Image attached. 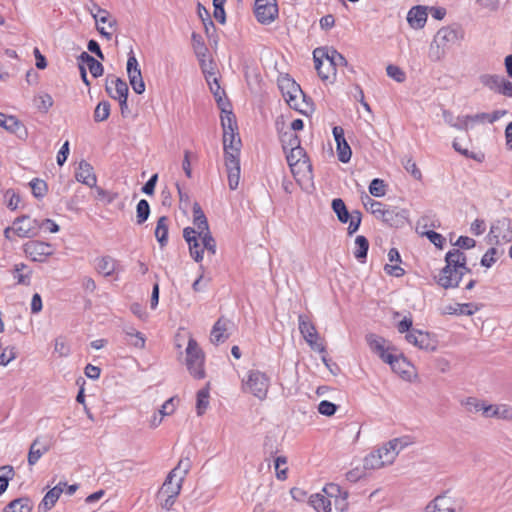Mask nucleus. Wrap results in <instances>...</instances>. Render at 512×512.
I'll use <instances>...</instances> for the list:
<instances>
[{
  "mask_svg": "<svg viewBox=\"0 0 512 512\" xmlns=\"http://www.w3.org/2000/svg\"><path fill=\"white\" fill-rule=\"evenodd\" d=\"M349 492L339 484H325L319 492L308 497V504L315 512H350Z\"/></svg>",
  "mask_w": 512,
  "mask_h": 512,
  "instance_id": "f257e3e1",
  "label": "nucleus"
},
{
  "mask_svg": "<svg viewBox=\"0 0 512 512\" xmlns=\"http://www.w3.org/2000/svg\"><path fill=\"white\" fill-rule=\"evenodd\" d=\"M411 441L408 437L389 440L365 456V465L372 470H379L392 465L399 453L408 447Z\"/></svg>",
  "mask_w": 512,
  "mask_h": 512,
  "instance_id": "f03ea898",
  "label": "nucleus"
},
{
  "mask_svg": "<svg viewBox=\"0 0 512 512\" xmlns=\"http://www.w3.org/2000/svg\"><path fill=\"white\" fill-rule=\"evenodd\" d=\"M313 59L319 77L329 83L334 82L338 68L347 65L344 56L331 47L316 48Z\"/></svg>",
  "mask_w": 512,
  "mask_h": 512,
  "instance_id": "7ed1b4c3",
  "label": "nucleus"
},
{
  "mask_svg": "<svg viewBox=\"0 0 512 512\" xmlns=\"http://www.w3.org/2000/svg\"><path fill=\"white\" fill-rule=\"evenodd\" d=\"M445 261L446 266L441 270L437 282L445 289L456 288L469 271L465 254L459 249H454L446 254Z\"/></svg>",
  "mask_w": 512,
  "mask_h": 512,
  "instance_id": "20e7f679",
  "label": "nucleus"
},
{
  "mask_svg": "<svg viewBox=\"0 0 512 512\" xmlns=\"http://www.w3.org/2000/svg\"><path fill=\"white\" fill-rule=\"evenodd\" d=\"M286 160L296 182L305 191L314 187L312 164L302 147H296L285 153Z\"/></svg>",
  "mask_w": 512,
  "mask_h": 512,
  "instance_id": "39448f33",
  "label": "nucleus"
},
{
  "mask_svg": "<svg viewBox=\"0 0 512 512\" xmlns=\"http://www.w3.org/2000/svg\"><path fill=\"white\" fill-rule=\"evenodd\" d=\"M186 475L187 469H182L181 463L169 472L157 493V500L162 508L169 509L173 506L181 492Z\"/></svg>",
  "mask_w": 512,
  "mask_h": 512,
  "instance_id": "423d86ee",
  "label": "nucleus"
},
{
  "mask_svg": "<svg viewBox=\"0 0 512 512\" xmlns=\"http://www.w3.org/2000/svg\"><path fill=\"white\" fill-rule=\"evenodd\" d=\"M270 388L269 376L258 369L247 371L241 381V389L244 393L251 394L260 401L267 398Z\"/></svg>",
  "mask_w": 512,
  "mask_h": 512,
  "instance_id": "0eeeda50",
  "label": "nucleus"
},
{
  "mask_svg": "<svg viewBox=\"0 0 512 512\" xmlns=\"http://www.w3.org/2000/svg\"><path fill=\"white\" fill-rule=\"evenodd\" d=\"M279 89L287 104L301 113H306L308 104L300 86L290 77L283 76L278 80Z\"/></svg>",
  "mask_w": 512,
  "mask_h": 512,
  "instance_id": "6e6552de",
  "label": "nucleus"
},
{
  "mask_svg": "<svg viewBox=\"0 0 512 512\" xmlns=\"http://www.w3.org/2000/svg\"><path fill=\"white\" fill-rule=\"evenodd\" d=\"M185 363L190 375L195 379H204L206 376L204 364L205 355L196 340L190 336L185 350Z\"/></svg>",
  "mask_w": 512,
  "mask_h": 512,
  "instance_id": "1a4fd4ad",
  "label": "nucleus"
},
{
  "mask_svg": "<svg viewBox=\"0 0 512 512\" xmlns=\"http://www.w3.org/2000/svg\"><path fill=\"white\" fill-rule=\"evenodd\" d=\"M39 230L40 225L37 219L22 215L13 221L12 226L5 228L4 236L8 240H13V235L19 238H31L37 236Z\"/></svg>",
  "mask_w": 512,
  "mask_h": 512,
  "instance_id": "9d476101",
  "label": "nucleus"
},
{
  "mask_svg": "<svg viewBox=\"0 0 512 512\" xmlns=\"http://www.w3.org/2000/svg\"><path fill=\"white\" fill-rule=\"evenodd\" d=\"M193 224L196 234L201 238L202 246L214 255L216 253V242L209 230L207 218L198 203L193 204Z\"/></svg>",
  "mask_w": 512,
  "mask_h": 512,
  "instance_id": "9b49d317",
  "label": "nucleus"
},
{
  "mask_svg": "<svg viewBox=\"0 0 512 512\" xmlns=\"http://www.w3.org/2000/svg\"><path fill=\"white\" fill-rule=\"evenodd\" d=\"M462 498L444 493L436 496L425 507L423 512H463Z\"/></svg>",
  "mask_w": 512,
  "mask_h": 512,
  "instance_id": "f8f14e48",
  "label": "nucleus"
},
{
  "mask_svg": "<svg viewBox=\"0 0 512 512\" xmlns=\"http://www.w3.org/2000/svg\"><path fill=\"white\" fill-rule=\"evenodd\" d=\"M463 38L464 34L460 29L450 26L440 28L433 41L437 47L436 59L443 57L450 45L462 41Z\"/></svg>",
  "mask_w": 512,
  "mask_h": 512,
  "instance_id": "ddd939ff",
  "label": "nucleus"
},
{
  "mask_svg": "<svg viewBox=\"0 0 512 512\" xmlns=\"http://www.w3.org/2000/svg\"><path fill=\"white\" fill-rule=\"evenodd\" d=\"M92 18L100 35L107 40H111L114 32L117 30V19L103 8H97L96 11H92Z\"/></svg>",
  "mask_w": 512,
  "mask_h": 512,
  "instance_id": "4468645a",
  "label": "nucleus"
},
{
  "mask_svg": "<svg viewBox=\"0 0 512 512\" xmlns=\"http://www.w3.org/2000/svg\"><path fill=\"white\" fill-rule=\"evenodd\" d=\"M298 327L301 335L312 350L325 353V346L320 341L315 325L305 315L298 316Z\"/></svg>",
  "mask_w": 512,
  "mask_h": 512,
  "instance_id": "2eb2a0df",
  "label": "nucleus"
},
{
  "mask_svg": "<svg viewBox=\"0 0 512 512\" xmlns=\"http://www.w3.org/2000/svg\"><path fill=\"white\" fill-rule=\"evenodd\" d=\"M253 12L260 24L270 25L279 16L277 0H255Z\"/></svg>",
  "mask_w": 512,
  "mask_h": 512,
  "instance_id": "dca6fc26",
  "label": "nucleus"
},
{
  "mask_svg": "<svg viewBox=\"0 0 512 512\" xmlns=\"http://www.w3.org/2000/svg\"><path fill=\"white\" fill-rule=\"evenodd\" d=\"M332 209L341 223H349L348 233H355L361 223V213L357 210L351 213L347 210L344 201L340 198L333 199Z\"/></svg>",
  "mask_w": 512,
  "mask_h": 512,
  "instance_id": "f3484780",
  "label": "nucleus"
},
{
  "mask_svg": "<svg viewBox=\"0 0 512 512\" xmlns=\"http://www.w3.org/2000/svg\"><path fill=\"white\" fill-rule=\"evenodd\" d=\"M23 251L30 260L34 262H45L54 254L55 249L50 243L33 240L23 245Z\"/></svg>",
  "mask_w": 512,
  "mask_h": 512,
  "instance_id": "a211bd4d",
  "label": "nucleus"
},
{
  "mask_svg": "<svg viewBox=\"0 0 512 512\" xmlns=\"http://www.w3.org/2000/svg\"><path fill=\"white\" fill-rule=\"evenodd\" d=\"M106 91L111 98L119 102L122 113L128 109V85L124 80L115 76L107 77Z\"/></svg>",
  "mask_w": 512,
  "mask_h": 512,
  "instance_id": "6ab92c4d",
  "label": "nucleus"
},
{
  "mask_svg": "<svg viewBox=\"0 0 512 512\" xmlns=\"http://www.w3.org/2000/svg\"><path fill=\"white\" fill-rule=\"evenodd\" d=\"M126 71L129 83L133 91L139 95L143 94L145 92L146 86L142 77L140 65L132 50L128 54Z\"/></svg>",
  "mask_w": 512,
  "mask_h": 512,
  "instance_id": "aec40b11",
  "label": "nucleus"
},
{
  "mask_svg": "<svg viewBox=\"0 0 512 512\" xmlns=\"http://www.w3.org/2000/svg\"><path fill=\"white\" fill-rule=\"evenodd\" d=\"M387 364H389L393 372L405 381H412L417 377L414 365L398 351L388 360Z\"/></svg>",
  "mask_w": 512,
  "mask_h": 512,
  "instance_id": "412c9836",
  "label": "nucleus"
},
{
  "mask_svg": "<svg viewBox=\"0 0 512 512\" xmlns=\"http://www.w3.org/2000/svg\"><path fill=\"white\" fill-rule=\"evenodd\" d=\"M366 341L370 350L377 354L385 363H387L397 351L388 340L376 334L367 335Z\"/></svg>",
  "mask_w": 512,
  "mask_h": 512,
  "instance_id": "4be33fe9",
  "label": "nucleus"
},
{
  "mask_svg": "<svg viewBox=\"0 0 512 512\" xmlns=\"http://www.w3.org/2000/svg\"><path fill=\"white\" fill-rule=\"evenodd\" d=\"M405 339L408 343L425 351H435L437 341L430 333L418 329H412L406 334Z\"/></svg>",
  "mask_w": 512,
  "mask_h": 512,
  "instance_id": "5701e85b",
  "label": "nucleus"
},
{
  "mask_svg": "<svg viewBox=\"0 0 512 512\" xmlns=\"http://www.w3.org/2000/svg\"><path fill=\"white\" fill-rule=\"evenodd\" d=\"M481 414L485 418L512 421V407L508 404H492L484 401Z\"/></svg>",
  "mask_w": 512,
  "mask_h": 512,
  "instance_id": "b1692460",
  "label": "nucleus"
},
{
  "mask_svg": "<svg viewBox=\"0 0 512 512\" xmlns=\"http://www.w3.org/2000/svg\"><path fill=\"white\" fill-rule=\"evenodd\" d=\"M0 127L6 132L16 135L18 138L24 140L28 136V131L25 125L16 116L5 113H0Z\"/></svg>",
  "mask_w": 512,
  "mask_h": 512,
  "instance_id": "393cba45",
  "label": "nucleus"
},
{
  "mask_svg": "<svg viewBox=\"0 0 512 512\" xmlns=\"http://www.w3.org/2000/svg\"><path fill=\"white\" fill-rule=\"evenodd\" d=\"M443 117L446 123L459 130H466L475 122H489V113H479L474 116H458L455 123L452 122V114L450 112L443 111Z\"/></svg>",
  "mask_w": 512,
  "mask_h": 512,
  "instance_id": "a878e982",
  "label": "nucleus"
},
{
  "mask_svg": "<svg viewBox=\"0 0 512 512\" xmlns=\"http://www.w3.org/2000/svg\"><path fill=\"white\" fill-rule=\"evenodd\" d=\"M183 237L188 244L190 256L196 261L201 262L204 257V247L201 248L199 239L201 238L196 234V230L191 227H186L183 230Z\"/></svg>",
  "mask_w": 512,
  "mask_h": 512,
  "instance_id": "bb28decb",
  "label": "nucleus"
},
{
  "mask_svg": "<svg viewBox=\"0 0 512 512\" xmlns=\"http://www.w3.org/2000/svg\"><path fill=\"white\" fill-rule=\"evenodd\" d=\"M75 178L78 182L93 188L97 184V176L93 166L86 160H81L75 169Z\"/></svg>",
  "mask_w": 512,
  "mask_h": 512,
  "instance_id": "cd10ccee",
  "label": "nucleus"
},
{
  "mask_svg": "<svg viewBox=\"0 0 512 512\" xmlns=\"http://www.w3.org/2000/svg\"><path fill=\"white\" fill-rule=\"evenodd\" d=\"M408 212L398 207H386L380 221L391 227H402L407 221Z\"/></svg>",
  "mask_w": 512,
  "mask_h": 512,
  "instance_id": "c85d7f7f",
  "label": "nucleus"
},
{
  "mask_svg": "<svg viewBox=\"0 0 512 512\" xmlns=\"http://www.w3.org/2000/svg\"><path fill=\"white\" fill-rule=\"evenodd\" d=\"M50 450V444L43 437H37L30 445L27 461L29 466H34L40 458Z\"/></svg>",
  "mask_w": 512,
  "mask_h": 512,
  "instance_id": "c756f323",
  "label": "nucleus"
},
{
  "mask_svg": "<svg viewBox=\"0 0 512 512\" xmlns=\"http://www.w3.org/2000/svg\"><path fill=\"white\" fill-rule=\"evenodd\" d=\"M225 166L227 170L228 185L231 190L237 189L240 182V159L239 156L225 157Z\"/></svg>",
  "mask_w": 512,
  "mask_h": 512,
  "instance_id": "7c9ffc66",
  "label": "nucleus"
},
{
  "mask_svg": "<svg viewBox=\"0 0 512 512\" xmlns=\"http://www.w3.org/2000/svg\"><path fill=\"white\" fill-rule=\"evenodd\" d=\"M427 7L422 5L413 6L407 13V22L412 29H422L427 22Z\"/></svg>",
  "mask_w": 512,
  "mask_h": 512,
  "instance_id": "2f4dec72",
  "label": "nucleus"
},
{
  "mask_svg": "<svg viewBox=\"0 0 512 512\" xmlns=\"http://www.w3.org/2000/svg\"><path fill=\"white\" fill-rule=\"evenodd\" d=\"M237 131L223 132L225 157H231V155L238 157L240 155L241 140Z\"/></svg>",
  "mask_w": 512,
  "mask_h": 512,
  "instance_id": "473e14b6",
  "label": "nucleus"
},
{
  "mask_svg": "<svg viewBox=\"0 0 512 512\" xmlns=\"http://www.w3.org/2000/svg\"><path fill=\"white\" fill-rule=\"evenodd\" d=\"M64 486H66V482H59L44 495L38 506L39 512H47L54 507L60 495L64 492Z\"/></svg>",
  "mask_w": 512,
  "mask_h": 512,
  "instance_id": "72a5a7b5",
  "label": "nucleus"
},
{
  "mask_svg": "<svg viewBox=\"0 0 512 512\" xmlns=\"http://www.w3.org/2000/svg\"><path fill=\"white\" fill-rule=\"evenodd\" d=\"M191 44L203 71L206 72L208 64V48L204 42L203 37L200 34L193 32L191 35Z\"/></svg>",
  "mask_w": 512,
  "mask_h": 512,
  "instance_id": "f704fd0d",
  "label": "nucleus"
},
{
  "mask_svg": "<svg viewBox=\"0 0 512 512\" xmlns=\"http://www.w3.org/2000/svg\"><path fill=\"white\" fill-rule=\"evenodd\" d=\"M283 122L279 120L276 121V127L279 133V138L282 144V148L285 153L291 151V149H296V147H301L299 137L292 131H282Z\"/></svg>",
  "mask_w": 512,
  "mask_h": 512,
  "instance_id": "c9c22d12",
  "label": "nucleus"
},
{
  "mask_svg": "<svg viewBox=\"0 0 512 512\" xmlns=\"http://www.w3.org/2000/svg\"><path fill=\"white\" fill-rule=\"evenodd\" d=\"M96 270L104 277H110L120 270V265L117 260L110 256H103L96 260Z\"/></svg>",
  "mask_w": 512,
  "mask_h": 512,
  "instance_id": "e433bc0d",
  "label": "nucleus"
},
{
  "mask_svg": "<svg viewBox=\"0 0 512 512\" xmlns=\"http://www.w3.org/2000/svg\"><path fill=\"white\" fill-rule=\"evenodd\" d=\"M229 326V320L222 317L219 318L212 327L210 341L215 345L225 342L228 338L227 330Z\"/></svg>",
  "mask_w": 512,
  "mask_h": 512,
  "instance_id": "4c0bfd02",
  "label": "nucleus"
},
{
  "mask_svg": "<svg viewBox=\"0 0 512 512\" xmlns=\"http://www.w3.org/2000/svg\"><path fill=\"white\" fill-rule=\"evenodd\" d=\"M416 231L420 235L426 236L430 240V242L433 243L436 247H443L445 243V238L435 231L427 230V218L423 217L420 220H418L416 225Z\"/></svg>",
  "mask_w": 512,
  "mask_h": 512,
  "instance_id": "58836bf2",
  "label": "nucleus"
},
{
  "mask_svg": "<svg viewBox=\"0 0 512 512\" xmlns=\"http://www.w3.org/2000/svg\"><path fill=\"white\" fill-rule=\"evenodd\" d=\"M477 307L471 303H453L444 306L441 310L443 315H473Z\"/></svg>",
  "mask_w": 512,
  "mask_h": 512,
  "instance_id": "ea45409f",
  "label": "nucleus"
},
{
  "mask_svg": "<svg viewBox=\"0 0 512 512\" xmlns=\"http://www.w3.org/2000/svg\"><path fill=\"white\" fill-rule=\"evenodd\" d=\"M219 108L221 109L220 119L223 132L238 130L236 117L231 110L230 104H223L222 106H219Z\"/></svg>",
  "mask_w": 512,
  "mask_h": 512,
  "instance_id": "a19ab883",
  "label": "nucleus"
},
{
  "mask_svg": "<svg viewBox=\"0 0 512 512\" xmlns=\"http://www.w3.org/2000/svg\"><path fill=\"white\" fill-rule=\"evenodd\" d=\"M210 405V388L209 384L198 390L196 394L195 410L197 416H203Z\"/></svg>",
  "mask_w": 512,
  "mask_h": 512,
  "instance_id": "79ce46f5",
  "label": "nucleus"
},
{
  "mask_svg": "<svg viewBox=\"0 0 512 512\" xmlns=\"http://www.w3.org/2000/svg\"><path fill=\"white\" fill-rule=\"evenodd\" d=\"M206 73V81L209 85L210 91L213 93L214 97L216 98V101L218 103V106H222L223 104H227L228 102L226 99H224V91L221 89L217 77L212 72H205Z\"/></svg>",
  "mask_w": 512,
  "mask_h": 512,
  "instance_id": "37998d69",
  "label": "nucleus"
},
{
  "mask_svg": "<svg viewBox=\"0 0 512 512\" xmlns=\"http://www.w3.org/2000/svg\"><path fill=\"white\" fill-rule=\"evenodd\" d=\"M13 275L17 281V284L20 285H30L32 270L28 268V266L24 263H18L14 265Z\"/></svg>",
  "mask_w": 512,
  "mask_h": 512,
  "instance_id": "c03bdc74",
  "label": "nucleus"
},
{
  "mask_svg": "<svg viewBox=\"0 0 512 512\" xmlns=\"http://www.w3.org/2000/svg\"><path fill=\"white\" fill-rule=\"evenodd\" d=\"M33 504L29 498H18L5 506L3 512H31Z\"/></svg>",
  "mask_w": 512,
  "mask_h": 512,
  "instance_id": "a18cd8bd",
  "label": "nucleus"
},
{
  "mask_svg": "<svg viewBox=\"0 0 512 512\" xmlns=\"http://www.w3.org/2000/svg\"><path fill=\"white\" fill-rule=\"evenodd\" d=\"M363 205L376 219L380 220L386 206L379 201L370 198L368 195L362 199Z\"/></svg>",
  "mask_w": 512,
  "mask_h": 512,
  "instance_id": "49530a36",
  "label": "nucleus"
},
{
  "mask_svg": "<svg viewBox=\"0 0 512 512\" xmlns=\"http://www.w3.org/2000/svg\"><path fill=\"white\" fill-rule=\"evenodd\" d=\"M155 237L159 244L163 247L167 244L168 240V219L162 216L158 219L155 228Z\"/></svg>",
  "mask_w": 512,
  "mask_h": 512,
  "instance_id": "de8ad7c7",
  "label": "nucleus"
},
{
  "mask_svg": "<svg viewBox=\"0 0 512 512\" xmlns=\"http://www.w3.org/2000/svg\"><path fill=\"white\" fill-rule=\"evenodd\" d=\"M125 335L127 337V342L131 346L138 349H143L145 347L146 339L141 332L129 327L125 330Z\"/></svg>",
  "mask_w": 512,
  "mask_h": 512,
  "instance_id": "09e8293b",
  "label": "nucleus"
},
{
  "mask_svg": "<svg viewBox=\"0 0 512 512\" xmlns=\"http://www.w3.org/2000/svg\"><path fill=\"white\" fill-rule=\"evenodd\" d=\"M80 58L82 59V61L86 63L93 77L97 78L103 74L102 64L98 60L90 56L88 53L83 52Z\"/></svg>",
  "mask_w": 512,
  "mask_h": 512,
  "instance_id": "8fccbe9b",
  "label": "nucleus"
},
{
  "mask_svg": "<svg viewBox=\"0 0 512 512\" xmlns=\"http://www.w3.org/2000/svg\"><path fill=\"white\" fill-rule=\"evenodd\" d=\"M368 470H371V469L366 467L365 459H364L363 465H358V466L353 467L346 473L345 477L349 482L356 483L359 480L366 477Z\"/></svg>",
  "mask_w": 512,
  "mask_h": 512,
  "instance_id": "3c124183",
  "label": "nucleus"
},
{
  "mask_svg": "<svg viewBox=\"0 0 512 512\" xmlns=\"http://www.w3.org/2000/svg\"><path fill=\"white\" fill-rule=\"evenodd\" d=\"M274 468L276 478L280 481H284L288 477L287 457L277 456L274 460Z\"/></svg>",
  "mask_w": 512,
  "mask_h": 512,
  "instance_id": "603ef678",
  "label": "nucleus"
},
{
  "mask_svg": "<svg viewBox=\"0 0 512 512\" xmlns=\"http://www.w3.org/2000/svg\"><path fill=\"white\" fill-rule=\"evenodd\" d=\"M369 248V243L366 237L358 235L355 239L354 256L356 259L362 261L366 258Z\"/></svg>",
  "mask_w": 512,
  "mask_h": 512,
  "instance_id": "864d4df0",
  "label": "nucleus"
},
{
  "mask_svg": "<svg viewBox=\"0 0 512 512\" xmlns=\"http://www.w3.org/2000/svg\"><path fill=\"white\" fill-rule=\"evenodd\" d=\"M35 103L39 111L47 113L54 104L52 96L48 93H40L35 98Z\"/></svg>",
  "mask_w": 512,
  "mask_h": 512,
  "instance_id": "5fc2aeb1",
  "label": "nucleus"
},
{
  "mask_svg": "<svg viewBox=\"0 0 512 512\" xmlns=\"http://www.w3.org/2000/svg\"><path fill=\"white\" fill-rule=\"evenodd\" d=\"M484 400L476 397H467L461 401V406L470 413L481 412Z\"/></svg>",
  "mask_w": 512,
  "mask_h": 512,
  "instance_id": "6e6d98bb",
  "label": "nucleus"
},
{
  "mask_svg": "<svg viewBox=\"0 0 512 512\" xmlns=\"http://www.w3.org/2000/svg\"><path fill=\"white\" fill-rule=\"evenodd\" d=\"M505 80L506 79L504 77L498 75H490L484 78L483 83L490 90L500 94L502 91V85Z\"/></svg>",
  "mask_w": 512,
  "mask_h": 512,
  "instance_id": "4d7b16f0",
  "label": "nucleus"
},
{
  "mask_svg": "<svg viewBox=\"0 0 512 512\" xmlns=\"http://www.w3.org/2000/svg\"><path fill=\"white\" fill-rule=\"evenodd\" d=\"M387 191V185L382 179L375 178L369 185V193L374 197H383Z\"/></svg>",
  "mask_w": 512,
  "mask_h": 512,
  "instance_id": "13d9d810",
  "label": "nucleus"
},
{
  "mask_svg": "<svg viewBox=\"0 0 512 512\" xmlns=\"http://www.w3.org/2000/svg\"><path fill=\"white\" fill-rule=\"evenodd\" d=\"M110 115V104L107 101L98 103L94 110V120L96 122H103L108 119Z\"/></svg>",
  "mask_w": 512,
  "mask_h": 512,
  "instance_id": "bf43d9fd",
  "label": "nucleus"
},
{
  "mask_svg": "<svg viewBox=\"0 0 512 512\" xmlns=\"http://www.w3.org/2000/svg\"><path fill=\"white\" fill-rule=\"evenodd\" d=\"M149 215H150L149 203L145 199L140 200L136 207L137 223L138 224L144 223L148 219Z\"/></svg>",
  "mask_w": 512,
  "mask_h": 512,
  "instance_id": "052dcab7",
  "label": "nucleus"
},
{
  "mask_svg": "<svg viewBox=\"0 0 512 512\" xmlns=\"http://www.w3.org/2000/svg\"><path fill=\"white\" fill-rule=\"evenodd\" d=\"M30 187L36 198H43L48 190L46 182L38 178H34L30 181Z\"/></svg>",
  "mask_w": 512,
  "mask_h": 512,
  "instance_id": "680f3d73",
  "label": "nucleus"
},
{
  "mask_svg": "<svg viewBox=\"0 0 512 512\" xmlns=\"http://www.w3.org/2000/svg\"><path fill=\"white\" fill-rule=\"evenodd\" d=\"M17 357V352L15 347L7 346L1 349L0 353V366L6 367L9 363L15 360Z\"/></svg>",
  "mask_w": 512,
  "mask_h": 512,
  "instance_id": "e2e57ef3",
  "label": "nucleus"
},
{
  "mask_svg": "<svg viewBox=\"0 0 512 512\" xmlns=\"http://www.w3.org/2000/svg\"><path fill=\"white\" fill-rule=\"evenodd\" d=\"M386 72H387V75L391 79L395 80L398 83H402L406 79L405 72L400 67H398L396 65H392V64L388 65L386 67Z\"/></svg>",
  "mask_w": 512,
  "mask_h": 512,
  "instance_id": "0e129e2a",
  "label": "nucleus"
},
{
  "mask_svg": "<svg viewBox=\"0 0 512 512\" xmlns=\"http://www.w3.org/2000/svg\"><path fill=\"white\" fill-rule=\"evenodd\" d=\"M336 152H337V156H338V159L340 162L348 163L350 161L351 156H352V151L347 142L336 145Z\"/></svg>",
  "mask_w": 512,
  "mask_h": 512,
  "instance_id": "69168bd1",
  "label": "nucleus"
},
{
  "mask_svg": "<svg viewBox=\"0 0 512 512\" xmlns=\"http://www.w3.org/2000/svg\"><path fill=\"white\" fill-rule=\"evenodd\" d=\"M54 352L59 357H67L70 354V347L64 338L59 337L55 339Z\"/></svg>",
  "mask_w": 512,
  "mask_h": 512,
  "instance_id": "338daca9",
  "label": "nucleus"
},
{
  "mask_svg": "<svg viewBox=\"0 0 512 512\" xmlns=\"http://www.w3.org/2000/svg\"><path fill=\"white\" fill-rule=\"evenodd\" d=\"M94 188L96 190L98 198L105 204H111L118 198V194L115 192L105 190L101 187H98L97 185Z\"/></svg>",
  "mask_w": 512,
  "mask_h": 512,
  "instance_id": "774afa93",
  "label": "nucleus"
}]
</instances>
